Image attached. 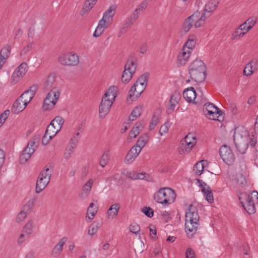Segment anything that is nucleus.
Segmentation results:
<instances>
[{
  "mask_svg": "<svg viewBox=\"0 0 258 258\" xmlns=\"http://www.w3.org/2000/svg\"><path fill=\"white\" fill-rule=\"evenodd\" d=\"M233 140L237 150L241 154H244L248 145L253 147L256 143V139L254 135L250 137L249 132L244 127L240 126L235 128Z\"/></svg>",
  "mask_w": 258,
  "mask_h": 258,
  "instance_id": "f257e3e1",
  "label": "nucleus"
},
{
  "mask_svg": "<svg viewBox=\"0 0 258 258\" xmlns=\"http://www.w3.org/2000/svg\"><path fill=\"white\" fill-rule=\"evenodd\" d=\"M185 218V231L187 237L191 238L196 233L199 226L200 216L197 208L190 205L186 212Z\"/></svg>",
  "mask_w": 258,
  "mask_h": 258,
  "instance_id": "f03ea898",
  "label": "nucleus"
},
{
  "mask_svg": "<svg viewBox=\"0 0 258 258\" xmlns=\"http://www.w3.org/2000/svg\"><path fill=\"white\" fill-rule=\"evenodd\" d=\"M117 88L111 86L105 93L99 108V116L104 118L109 112L110 109L116 97Z\"/></svg>",
  "mask_w": 258,
  "mask_h": 258,
  "instance_id": "7ed1b4c3",
  "label": "nucleus"
},
{
  "mask_svg": "<svg viewBox=\"0 0 258 258\" xmlns=\"http://www.w3.org/2000/svg\"><path fill=\"white\" fill-rule=\"evenodd\" d=\"M188 71L190 78L195 82L201 83L205 80L206 67L202 60H194L189 66Z\"/></svg>",
  "mask_w": 258,
  "mask_h": 258,
  "instance_id": "20e7f679",
  "label": "nucleus"
},
{
  "mask_svg": "<svg viewBox=\"0 0 258 258\" xmlns=\"http://www.w3.org/2000/svg\"><path fill=\"white\" fill-rule=\"evenodd\" d=\"M175 198V191L169 187L161 188L154 196V199L157 203L165 205L172 203Z\"/></svg>",
  "mask_w": 258,
  "mask_h": 258,
  "instance_id": "39448f33",
  "label": "nucleus"
},
{
  "mask_svg": "<svg viewBox=\"0 0 258 258\" xmlns=\"http://www.w3.org/2000/svg\"><path fill=\"white\" fill-rule=\"evenodd\" d=\"M40 138V135H35L28 142L20 157V162L21 164H25L31 158L37 148L35 144L39 142Z\"/></svg>",
  "mask_w": 258,
  "mask_h": 258,
  "instance_id": "423d86ee",
  "label": "nucleus"
},
{
  "mask_svg": "<svg viewBox=\"0 0 258 258\" xmlns=\"http://www.w3.org/2000/svg\"><path fill=\"white\" fill-rule=\"evenodd\" d=\"M51 173L48 167H46L39 175L36 182L35 191L36 193L41 192L50 181Z\"/></svg>",
  "mask_w": 258,
  "mask_h": 258,
  "instance_id": "0eeeda50",
  "label": "nucleus"
},
{
  "mask_svg": "<svg viewBox=\"0 0 258 258\" xmlns=\"http://www.w3.org/2000/svg\"><path fill=\"white\" fill-rule=\"evenodd\" d=\"M58 61L61 65L75 67L79 63V56L73 52H66L59 56Z\"/></svg>",
  "mask_w": 258,
  "mask_h": 258,
  "instance_id": "6e6552de",
  "label": "nucleus"
},
{
  "mask_svg": "<svg viewBox=\"0 0 258 258\" xmlns=\"http://www.w3.org/2000/svg\"><path fill=\"white\" fill-rule=\"evenodd\" d=\"M136 64L134 61L128 60L125 66L121 76L122 83H128L133 77L136 70Z\"/></svg>",
  "mask_w": 258,
  "mask_h": 258,
  "instance_id": "1a4fd4ad",
  "label": "nucleus"
},
{
  "mask_svg": "<svg viewBox=\"0 0 258 258\" xmlns=\"http://www.w3.org/2000/svg\"><path fill=\"white\" fill-rule=\"evenodd\" d=\"M59 97V93L55 90H51L44 100L43 108L44 110L52 109Z\"/></svg>",
  "mask_w": 258,
  "mask_h": 258,
  "instance_id": "9d476101",
  "label": "nucleus"
},
{
  "mask_svg": "<svg viewBox=\"0 0 258 258\" xmlns=\"http://www.w3.org/2000/svg\"><path fill=\"white\" fill-rule=\"evenodd\" d=\"M219 152L223 161L227 165H232L234 162V155L231 149L227 146H222L219 149Z\"/></svg>",
  "mask_w": 258,
  "mask_h": 258,
  "instance_id": "9b49d317",
  "label": "nucleus"
},
{
  "mask_svg": "<svg viewBox=\"0 0 258 258\" xmlns=\"http://www.w3.org/2000/svg\"><path fill=\"white\" fill-rule=\"evenodd\" d=\"M203 109L206 115L210 119L216 120L222 114L220 109L211 103H206Z\"/></svg>",
  "mask_w": 258,
  "mask_h": 258,
  "instance_id": "f8f14e48",
  "label": "nucleus"
},
{
  "mask_svg": "<svg viewBox=\"0 0 258 258\" xmlns=\"http://www.w3.org/2000/svg\"><path fill=\"white\" fill-rule=\"evenodd\" d=\"M28 66L26 62H23L14 72L12 79L14 84L18 82L27 72Z\"/></svg>",
  "mask_w": 258,
  "mask_h": 258,
  "instance_id": "ddd939ff",
  "label": "nucleus"
},
{
  "mask_svg": "<svg viewBox=\"0 0 258 258\" xmlns=\"http://www.w3.org/2000/svg\"><path fill=\"white\" fill-rule=\"evenodd\" d=\"M238 199L242 207L249 214H254L255 212L254 201L250 200L249 197L244 198L243 195L241 194L238 197Z\"/></svg>",
  "mask_w": 258,
  "mask_h": 258,
  "instance_id": "4468645a",
  "label": "nucleus"
},
{
  "mask_svg": "<svg viewBox=\"0 0 258 258\" xmlns=\"http://www.w3.org/2000/svg\"><path fill=\"white\" fill-rule=\"evenodd\" d=\"M197 14H198V13H194L184 20L180 29L181 34L186 33L192 27L194 21L196 20V18H197Z\"/></svg>",
  "mask_w": 258,
  "mask_h": 258,
  "instance_id": "2eb2a0df",
  "label": "nucleus"
},
{
  "mask_svg": "<svg viewBox=\"0 0 258 258\" xmlns=\"http://www.w3.org/2000/svg\"><path fill=\"white\" fill-rule=\"evenodd\" d=\"M38 86L34 85L31 86L29 89L26 90L20 97L23 100L22 102H25V104H28L33 99L37 90Z\"/></svg>",
  "mask_w": 258,
  "mask_h": 258,
  "instance_id": "dca6fc26",
  "label": "nucleus"
},
{
  "mask_svg": "<svg viewBox=\"0 0 258 258\" xmlns=\"http://www.w3.org/2000/svg\"><path fill=\"white\" fill-rule=\"evenodd\" d=\"M180 98V93L178 91H176L172 94L169 100V104L167 107L166 112L167 114H169L173 111Z\"/></svg>",
  "mask_w": 258,
  "mask_h": 258,
  "instance_id": "f3484780",
  "label": "nucleus"
},
{
  "mask_svg": "<svg viewBox=\"0 0 258 258\" xmlns=\"http://www.w3.org/2000/svg\"><path fill=\"white\" fill-rule=\"evenodd\" d=\"M115 10L116 6L115 5L110 6L109 8L103 13V17L101 20H103L107 25L110 26L112 24L113 17L115 13Z\"/></svg>",
  "mask_w": 258,
  "mask_h": 258,
  "instance_id": "a211bd4d",
  "label": "nucleus"
},
{
  "mask_svg": "<svg viewBox=\"0 0 258 258\" xmlns=\"http://www.w3.org/2000/svg\"><path fill=\"white\" fill-rule=\"evenodd\" d=\"M33 223L32 221H29L25 225L23 228V232L26 233L25 235L24 233H22L19 238V243H22L25 240L29 238V235L32 233Z\"/></svg>",
  "mask_w": 258,
  "mask_h": 258,
  "instance_id": "6ab92c4d",
  "label": "nucleus"
},
{
  "mask_svg": "<svg viewBox=\"0 0 258 258\" xmlns=\"http://www.w3.org/2000/svg\"><path fill=\"white\" fill-rule=\"evenodd\" d=\"M33 207V203L29 202L27 204L24 206L23 209L18 215L16 221L20 223L23 221L30 213L31 209Z\"/></svg>",
  "mask_w": 258,
  "mask_h": 258,
  "instance_id": "aec40b11",
  "label": "nucleus"
},
{
  "mask_svg": "<svg viewBox=\"0 0 258 258\" xmlns=\"http://www.w3.org/2000/svg\"><path fill=\"white\" fill-rule=\"evenodd\" d=\"M220 0H210L206 4L205 9L203 11V14H205L206 16L209 15V17L211 14L216 9Z\"/></svg>",
  "mask_w": 258,
  "mask_h": 258,
  "instance_id": "412c9836",
  "label": "nucleus"
},
{
  "mask_svg": "<svg viewBox=\"0 0 258 258\" xmlns=\"http://www.w3.org/2000/svg\"><path fill=\"white\" fill-rule=\"evenodd\" d=\"M258 60L256 58H253L248 62L243 70V74L245 76H249L257 69V64Z\"/></svg>",
  "mask_w": 258,
  "mask_h": 258,
  "instance_id": "4be33fe9",
  "label": "nucleus"
},
{
  "mask_svg": "<svg viewBox=\"0 0 258 258\" xmlns=\"http://www.w3.org/2000/svg\"><path fill=\"white\" fill-rule=\"evenodd\" d=\"M67 240L66 237H63L60 239L58 243L53 247L51 251V256L57 257L61 253L63 250V246Z\"/></svg>",
  "mask_w": 258,
  "mask_h": 258,
  "instance_id": "5701e85b",
  "label": "nucleus"
},
{
  "mask_svg": "<svg viewBox=\"0 0 258 258\" xmlns=\"http://www.w3.org/2000/svg\"><path fill=\"white\" fill-rule=\"evenodd\" d=\"M183 96L188 102H193L197 96V93L195 88L192 87L185 89L183 92Z\"/></svg>",
  "mask_w": 258,
  "mask_h": 258,
  "instance_id": "b1692460",
  "label": "nucleus"
},
{
  "mask_svg": "<svg viewBox=\"0 0 258 258\" xmlns=\"http://www.w3.org/2000/svg\"><path fill=\"white\" fill-rule=\"evenodd\" d=\"M23 100L19 97L14 103L11 111L12 112L18 114L22 111L27 105L25 104V102H22Z\"/></svg>",
  "mask_w": 258,
  "mask_h": 258,
  "instance_id": "393cba45",
  "label": "nucleus"
},
{
  "mask_svg": "<svg viewBox=\"0 0 258 258\" xmlns=\"http://www.w3.org/2000/svg\"><path fill=\"white\" fill-rule=\"evenodd\" d=\"M145 86L139 84V86L133 88V86L130 89L128 92V96L133 100L139 97L142 93L144 91Z\"/></svg>",
  "mask_w": 258,
  "mask_h": 258,
  "instance_id": "a878e982",
  "label": "nucleus"
},
{
  "mask_svg": "<svg viewBox=\"0 0 258 258\" xmlns=\"http://www.w3.org/2000/svg\"><path fill=\"white\" fill-rule=\"evenodd\" d=\"M145 123L143 121L137 122L135 125L133 127L130 132V138H136L144 127Z\"/></svg>",
  "mask_w": 258,
  "mask_h": 258,
  "instance_id": "bb28decb",
  "label": "nucleus"
},
{
  "mask_svg": "<svg viewBox=\"0 0 258 258\" xmlns=\"http://www.w3.org/2000/svg\"><path fill=\"white\" fill-rule=\"evenodd\" d=\"M191 52V51L188 50V49H186L183 47L182 48V49L178 55L177 58L178 63L180 64V66H182L185 64L190 56Z\"/></svg>",
  "mask_w": 258,
  "mask_h": 258,
  "instance_id": "cd10ccee",
  "label": "nucleus"
},
{
  "mask_svg": "<svg viewBox=\"0 0 258 258\" xmlns=\"http://www.w3.org/2000/svg\"><path fill=\"white\" fill-rule=\"evenodd\" d=\"M120 208V205L118 203H115L112 205L106 212L107 216L108 219L114 218L117 215Z\"/></svg>",
  "mask_w": 258,
  "mask_h": 258,
  "instance_id": "c85d7f7f",
  "label": "nucleus"
},
{
  "mask_svg": "<svg viewBox=\"0 0 258 258\" xmlns=\"http://www.w3.org/2000/svg\"><path fill=\"white\" fill-rule=\"evenodd\" d=\"M196 145L194 143H187V142H184L181 141L179 147V152L180 154H185L190 152L191 149Z\"/></svg>",
  "mask_w": 258,
  "mask_h": 258,
  "instance_id": "c756f323",
  "label": "nucleus"
},
{
  "mask_svg": "<svg viewBox=\"0 0 258 258\" xmlns=\"http://www.w3.org/2000/svg\"><path fill=\"white\" fill-rule=\"evenodd\" d=\"M109 26V25H107V24H106L105 21H103V20H100L99 21L98 26L94 32L93 36L95 37H98L101 36L105 29H106Z\"/></svg>",
  "mask_w": 258,
  "mask_h": 258,
  "instance_id": "7c9ffc66",
  "label": "nucleus"
},
{
  "mask_svg": "<svg viewBox=\"0 0 258 258\" xmlns=\"http://www.w3.org/2000/svg\"><path fill=\"white\" fill-rule=\"evenodd\" d=\"M11 47L10 45H6L4 46L0 51V60L2 61V63H5L7 59L9 57Z\"/></svg>",
  "mask_w": 258,
  "mask_h": 258,
  "instance_id": "2f4dec72",
  "label": "nucleus"
},
{
  "mask_svg": "<svg viewBox=\"0 0 258 258\" xmlns=\"http://www.w3.org/2000/svg\"><path fill=\"white\" fill-rule=\"evenodd\" d=\"M195 13H198V14L197 15V18H196V20L194 21L195 27L196 28H199L204 24L206 19L209 17V15L206 16L205 14L203 13L202 15H201L200 12L198 11Z\"/></svg>",
  "mask_w": 258,
  "mask_h": 258,
  "instance_id": "473e14b6",
  "label": "nucleus"
},
{
  "mask_svg": "<svg viewBox=\"0 0 258 258\" xmlns=\"http://www.w3.org/2000/svg\"><path fill=\"white\" fill-rule=\"evenodd\" d=\"M196 43V38L194 35L189 36L188 40L183 45V47L191 51Z\"/></svg>",
  "mask_w": 258,
  "mask_h": 258,
  "instance_id": "72a5a7b5",
  "label": "nucleus"
},
{
  "mask_svg": "<svg viewBox=\"0 0 258 258\" xmlns=\"http://www.w3.org/2000/svg\"><path fill=\"white\" fill-rule=\"evenodd\" d=\"M93 184V180L91 179H90L83 186L82 191L83 192L81 194V196L82 197L85 198L87 197L92 188Z\"/></svg>",
  "mask_w": 258,
  "mask_h": 258,
  "instance_id": "f704fd0d",
  "label": "nucleus"
},
{
  "mask_svg": "<svg viewBox=\"0 0 258 258\" xmlns=\"http://www.w3.org/2000/svg\"><path fill=\"white\" fill-rule=\"evenodd\" d=\"M94 205L93 203L90 204L87 210V217H88L90 222L98 212V207H96L93 209Z\"/></svg>",
  "mask_w": 258,
  "mask_h": 258,
  "instance_id": "c9c22d12",
  "label": "nucleus"
},
{
  "mask_svg": "<svg viewBox=\"0 0 258 258\" xmlns=\"http://www.w3.org/2000/svg\"><path fill=\"white\" fill-rule=\"evenodd\" d=\"M149 140V137L147 134L142 135L138 139L136 145L142 149L145 146Z\"/></svg>",
  "mask_w": 258,
  "mask_h": 258,
  "instance_id": "e433bc0d",
  "label": "nucleus"
},
{
  "mask_svg": "<svg viewBox=\"0 0 258 258\" xmlns=\"http://www.w3.org/2000/svg\"><path fill=\"white\" fill-rule=\"evenodd\" d=\"M148 77L149 75L148 74H144L142 75L135 83L133 86V88H135L136 87L138 86L139 84H140V85H144V86L146 87L147 84Z\"/></svg>",
  "mask_w": 258,
  "mask_h": 258,
  "instance_id": "4c0bfd02",
  "label": "nucleus"
},
{
  "mask_svg": "<svg viewBox=\"0 0 258 258\" xmlns=\"http://www.w3.org/2000/svg\"><path fill=\"white\" fill-rule=\"evenodd\" d=\"M142 111V107L141 106H136L132 111L130 115L129 116V120L134 121L137 118L140 116Z\"/></svg>",
  "mask_w": 258,
  "mask_h": 258,
  "instance_id": "58836bf2",
  "label": "nucleus"
},
{
  "mask_svg": "<svg viewBox=\"0 0 258 258\" xmlns=\"http://www.w3.org/2000/svg\"><path fill=\"white\" fill-rule=\"evenodd\" d=\"M109 159H110L109 151L106 150L103 152L102 156L101 157V158L100 159V162H99L100 165L102 167H104L107 164V163L109 160Z\"/></svg>",
  "mask_w": 258,
  "mask_h": 258,
  "instance_id": "ea45409f",
  "label": "nucleus"
},
{
  "mask_svg": "<svg viewBox=\"0 0 258 258\" xmlns=\"http://www.w3.org/2000/svg\"><path fill=\"white\" fill-rule=\"evenodd\" d=\"M234 181L237 186H243L246 185V180L245 177L240 173L236 174L234 177Z\"/></svg>",
  "mask_w": 258,
  "mask_h": 258,
  "instance_id": "a19ab883",
  "label": "nucleus"
},
{
  "mask_svg": "<svg viewBox=\"0 0 258 258\" xmlns=\"http://www.w3.org/2000/svg\"><path fill=\"white\" fill-rule=\"evenodd\" d=\"M59 131L55 125L50 123L46 128L45 134L50 136V138H52Z\"/></svg>",
  "mask_w": 258,
  "mask_h": 258,
  "instance_id": "79ce46f5",
  "label": "nucleus"
},
{
  "mask_svg": "<svg viewBox=\"0 0 258 258\" xmlns=\"http://www.w3.org/2000/svg\"><path fill=\"white\" fill-rule=\"evenodd\" d=\"M134 23L127 18L121 27L118 32V36H120L121 35L124 34Z\"/></svg>",
  "mask_w": 258,
  "mask_h": 258,
  "instance_id": "37998d69",
  "label": "nucleus"
},
{
  "mask_svg": "<svg viewBox=\"0 0 258 258\" xmlns=\"http://www.w3.org/2000/svg\"><path fill=\"white\" fill-rule=\"evenodd\" d=\"M204 160H201L200 162L197 163L194 167V171L197 175H200L204 170Z\"/></svg>",
  "mask_w": 258,
  "mask_h": 258,
  "instance_id": "c03bdc74",
  "label": "nucleus"
},
{
  "mask_svg": "<svg viewBox=\"0 0 258 258\" xmlns=\"http://www.w3.org/2000/svg\"><path fill=\"white\" fill-rule=\"evenodd\" d=\"M64 122V120L62 117L60 116H57L51 121L50 123H52L53 125L55 124L57 129L60 130Z\"/></svg>",
  "mask_w": 258,
  "mask_h": 258,
  "instance_id": "a18cd8bd",
  "label": "nucleus"
},
{
  "mask_svg": "<svg viewBox=\"0 0 258 258\" xmlns=\"http://www.w3.org/2000/svg\"><path fill=\"white\" fill-rule=\"evenodd\" d=\"M55 81V77L54 75L50 74L49 75L45 82L44 83V88L45 89H50L52 86L53 84Z\"/></svg>",
  "mask_w": 258,
  "mask_h": 258,
  "instance_id": "49530a36",
  "label": "nucleus"
},
{
  "mask_svg": "<svg viewBox=\"0 0 258 258\" xmlns=\"http://www.w3.org/2000/svg\"><path fill=\"white\" fill-rule=\"evenodd\" d=\"M97 0H94L93 1H90V0H86L85 4L84 7L83 8V10L85 12H87L89 11L96 4Z\"/></svg>",
  "mask_w": 258,
  "mask_h": 258,
  "instance_id": "de8ad7c7",
  "label": "nucleus"
},
{
  "mask_svg": "<svg viewBox=\"0 0 258 258\" xmlns=\"http://www.w3.org/2000/svg\"><path fill=\"white\" fill-rule=\"evenodd\" d=\"M245 34L244 31H242V30L240 29V28L238 27L232 34L231 39L232 40L238 39L243 37Z\"/></svg>",
  "mask_w": 258,
  "mask_h": 258,
  "instance_id": "09e8293b",
  "label": "nucleus"
},
{
  "mask_svg": "<svg viewBox=\"0 0 258 258\" xmlns=\"http://www.w3.org/2000/svg\"><path fill=\"white\" fill-rule=\"evenodd\" d=\"M159 120V116L158 115H156L155 113H154L152 116L151 121L150 123L149 126V129L150 130H152L155 128L156 125L158 124Z\"/></svg>",
  "mask_w": 258,
  "mask_h": 258,
  "instance_id": "8fccbe9b",
  "label": "nucleus"
},
{
  "mask_svg": "<svg viewBox=\"0 0 258 258\" xmlns=\"http://www.w3.org/2000/svg\"><path fill=\"white\" fill-rule=\"evenodd\" d=\"M206 200L209 203H212L214 202V198L211 188L207 189L206 192H203Z\"/></svg>",
  "mask_w": 258,
  "mask_h": 258,
  "instance_id": "3c124183",
  "label": "nucleus"
},
{
  "mask_svg": "<svg viewBox=\"0 0 258 258\" xmlns=\"http://www.w3.org/2000/svg\"><path fill=\"white\" fill-rule=\"evenodd\" d=\"M79 139L80 134L78 132L70 139L69 144L76 147Z\"/></svg>",
  "mask_w": 258,
  "mask_h": 258,
  "instance_id": "603ef678",
  "label": "nucleus"
},
{
  "mask_svg": "<svg viewBox=\"0 0 258 258\" xmlns=\"http://www.w3.org/2000/svg\"><path fill=\"white\" fill-rule=\"evenodd\" d=\"M142 212L147 217L151 218L153 216L154 211L149 207H145L142 209Z\"/></svg>",
  "mask_w": 258,
  "mask_h": 258,
  "instance_id": "864d4df0",
  "label": "nucleus"
},
{
  "mask_svg": "<svg viewBox=\"0 0 258 258\" xmlns=\"http://www.w3.org/2000/svg\"><path fill=\"white\" fill-rule=\"evenodd\" d=\"M257 18L255 17H251L249 18L246 22L248 24V30H250L256 24Z\"/></svg>",
  "mask_w": 258,
  "mask_h": 258,
  "instance_id": "5fc2aeb1",
  "label": "nucleus"
},
{
  "mask_svg": "<svg viewBox=\"0 0 258 258\" xmlns=\"http://www.w3.org/2000/svg\"><path fill=\"white\" fill-rule=\"evenodd\" d=\"M182 141L187 142V143H189L193 142V143L196 144L197 139H196V137H195L192 134L189 133L187 135H186L185 137L184 140H183Z\"/></svg>",
  "mask_w": 258,
  "mask_h": 258,
  "instance_id": "6e6d98bb",
  "label": "nucleus"
},
{
  "mask_svg": "<svg viewBox=\"0 0 258 258\" xmlns=\"http://www.w3.org/2000/svg\"><path fill=\"white\" fill-rule=\"evenodd\" d=\"M244 198L249 197L250 200L254 201V199L255 200L258 201V192L256 190H253L251 193L249 195H247L245 193L242 194Z\"/></svg>",
  "mask_w": 258,
  "mask_h": 258,
  "instance_id": "4d7b16f0",
  "label": "nucleus"
},
{
  "mask_svg": "<svg viewBox=\"0 0 258 258\" xmlns=\"http://www.w3.org/2000/svg\"><path fill=\"white\" fill-rule=\"evenodd\" d=\"M33 42H28L27 46H25L21 51L20 55L21 56L25 55L27 53H28L30 49L32 48V46L33 45Z\"/></svg>",
  "mask_w": 258,
  "mask_h": 258,
  "instance_id": "13d9d810",
  "label": "nucleus"
},
{
  "mask_svg": "<svg viewBox=\"0 0 258 258\" xmlns=\"http://www.w3.org/2000/svg\"><path fill=\"white\" fill-rule=\"evenodd\" d=\"M148 3L146 1L142 2L136 9V10L141 14L146 9Z\"/></svg>",
  "mask_w": 258,
  "mask_h": 258,
  "instance_id": "bf43d9fd",
  "label": "nucleus"
},
{
  "mask_svg": "<svg viewBox=\"0 0 258 258\" xmlns=\"http://www.w3.org/2000/svg\"><path fill=\"white\" fill-rule=\"evenodd\" d=\"M130 230L133 233L137 234L140 230V227L137 223H133L130 226Z\"/></svg>",
  "mask_w": 258,
  "mask_h": 258,
  "instance_id": "052dcab7",
  "label": "nucleus"
},
{
  "mask_svg": "<svg viewBox=\"0 0 258 258\" xmlns=\"http://www.w3.org/2000/svg\"><path fill=\"white\" fill-rule=\"evenodd\" d=\"M99 227L97 225H95L93 224H91L88 229V234L90 235H94L97 231Z\"/></svg>",
  "mask_w": 258,
  "mask_h": 258,
  "instance_id": "680f3d73",
  "label": "nucleus"
},
{
  "mask_svg": "<svg viewBox=\"0 0 258 258\" xmlns=\"http://www.w3.org/2000/svg\"><path fill=\"white\" fill-rule=\"evenodd\" d=\"M197 181L199 183V186L202 188V192H205L207 189L210 188V186L202 180L197 179Z\"/></svg>",
  "mask_w": 258,
  "mask_h": 258,
  "instance_id": "e2e57ef3",
  "label": "nucleus"
},
{
  "mask_svg": "<svg viewBox=\"0 0 258 258\" xmlns=\"http://www.w3.org/2000/svg\"><path fill=\"white\" fill-rule=\"evenodd\" d=\"M140 15L141 14L137 11V10L135 9L132 14L130 16V17L128 18V19L133 23H135L138 18Z\"/></svg>",
  "mask_w": 258,
  "mask_h": 258,
  "instance_id": "0e129e2a",
  "label": "nucleus"
},
{
  "mask_svg": "<svg viewBox=\"0 0 258 258\" xmlns=\"http://www.w3.org/2000/svg\"><path fill=\"white\" fill-rule=\"evenodd\" d=\"M137 179H145L148 181H150V177L148 174H146L145 173H137Z\"/></svg>",
  "mask_w": 258,
  "mask_h": 258,
  "instance_id": "69168bd1",
  "label": "nucleus"
},
{
  "mask_svg": "<svg viewBox=\"0 0 258 258\" xmlns=\"http://www.w3.org/2000/svg\"><path fill=\"white\" fill-rule=\"evenodd\" d=\"M186 258H196L194 251L190 248L187 249L185 252Z\"/></svg>",
  "mask_w": 258,
  "mask_h": 258,
  "instance_id": "338daca9",
  "label": "nucleus"
},
{
  "mask_svg": "<svg viewBox=\"0 0 258 258\" xmlns=\"http://www.w3.org/2000/svg\"><path fill=\"white\" fill-rule=\"evenodd\" d=\"M136 158V157H133V156L130 154L129 153H127L124 160L125 163L127 164L131 163L133 162V161H134Z\"/></svg>",
  "mask_w": 258,
  "mask_h": 258,
  "instance_id": "774afa93",
  "label": "nucleus"
}]
</instances>
